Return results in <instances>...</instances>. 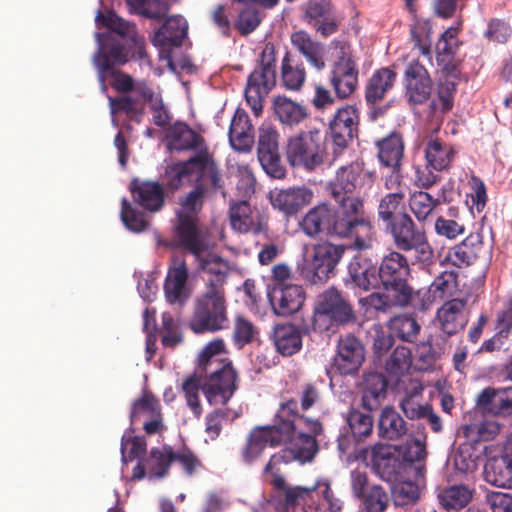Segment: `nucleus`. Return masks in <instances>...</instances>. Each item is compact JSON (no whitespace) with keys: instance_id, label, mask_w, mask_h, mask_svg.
<instances>
[{"instance_id":"11","label":"nucleus","mask_w":512,"mask_h":512,"mask_svg":"<svg viewBox=\"0 0 512 512\" xmlns=\"http://www.w3.org/2000/svg\"><path fill=\"white\" fill-rule=\"evenodd\" d=\"M194 171L197 172V176L209 177L213 191L222 187L221 173L217 164L207 149H200L188 160L177 162L166 169L165 188L171 192L179 190Z\"/></svg>"},{"instance_id":"14","label":"nucleus","mask_w":512,"mask_h":512,"mask_svg":"<svg viewBox=\"0 0 512 512\" xmlns=\"http://www.w3.org/2000/svg\"><path fill=\"white\" fill-rule=\"evenodd\" d=\"M331 46L341 50V56L333 62L329 72V83L339 99H346L354 93L358 85L359 70L356 61L349 52V45L334 39Z\"/></svg>"},{"instance_id":"56","label":"nucleus","mask_w":512,"mask_h":512,"mask_svg":"<svg viewBox=\"0 0 512 512\" xmlns=\"http://www.w3.org/2000/svg\"><path fill=\"white\" fill-rule=\"evenodd\" d=\"M409 207L419 222H424L437 207L434 198L425 191H415L410 195Z\"/></svg>"},{"instance_id":"61","label":"nucleus","mask_w":512,"mask_h":512,"mask_svg":"<svg viewBox=\"0 0 512 512\" xmlns=\"http://www.w3.org/2000/svg\"><path fill=\"white\" fill-rule=\"evenodd\" d=\"M202 390L200 377L196 371L190 375L182 384V391L185 395L186 403L191 408L195 416H200L202 408L199 401V390Z\"/></svg>"},{"instance_id":"51","label":"nucleus","mask_w":512,"mask_h":512,"mask_svg":"<svg viewBox=\"0 0 512 512\" xmlns=\"http://www.w3.org/2000/svg\"><path fill=\"white\" fill-rule=\"evenodd\" d=\"M423 488L418 482H392L391 497L396 506L412 505L420 499Z\"/></svg>"},{"instance_id":"60","label":"nucleus","mask_w":512,"mask_h":512,"mask_svg":"<svg viewBox=\"0 0 512 512\" xmlns=\"http://www.w3.org/2000/svg\"><path fill=\"white\" fill-rule=\"evenodd\" d=\"M458 29L450 27L443 32L436 45L437 61H445V58L455 57L459 47Z\"/></svg>"},{"instance_id":"25","label":"nucleus","mask_w":512,"mask_h":512,"mask_svg":"<svg viewBox=\"0 0 512 512\" xmlns=\"http://www.w3.org/2000/svg\"><path fill=\"white\" fill-rule=\"evenodd\" d=\"M133 201L149 212L160 211L165 204V190L157 181H145L133 178L129 184Z\"/></svg>"},{"instance_id":"34","label":"nucleus","mask_w":512,"mask_h":512,"mask_svg":"<svg viewBox=\"0 0 512 512\" xmlns=\"http://www.w3.org/2000/svg\"><path fill=\"white\" fill-rule=\"evenodd\" d=\"M286 443L269 425L256 427L247 437L242 457L246 462L257 459L267 446L277 447Z\"/></svg>"},{"instance_id":"18","label":"nucleus","mask_w":512,"mask_h":512,"mask_svg":"<svg viewBox=\"0 0 512 512\" xmlns=\"http://www.w3.org/2000/svg\"><path fill=\"white\" fill-rule=\"evenodd\" d=\"M99 38V48L93 56V63L98 72V80L101 84L102 90H107L106 80L110 70L115 69V66H121L128 62V52L125 46L110 34L104 36V41Z\"/></svg>"},{"instance_id":"26","label":"nucleus","mask_w":512,"mask_h":512,"mask_svg":"<svg viewBox=\"0 0 512 512\" xmlns=\"http://www.w3.org/2000/svg\"><path fill=\"white\" fill-rule=\"evenodd\" d=\"M188 277L185 260H180L177 264L169 267L164 282V294L169 304L183 306L187 302L190 297Z\"/></svg>"},{"instance_id":"19","label":"nucleus","mask_w":512,"mask_h":512,"mask_svg":"<svg viewBox=\"0 0 512 512\" xmlns=\"http://www.w3.org/2000/svg\"><path fill=\"white\" fill-rule=\"evenodd\" d=\"M365 361V347L354 335L340 336L336 353L333 357L332 368L341 375L356 374Z\"/></svg>"},{"instance_id":"39","label":"nucleus","mask_w":512,"mask_h":512,"mask_svg":"<svg viewBox=\"0 0 512 512\" xmlns=\"http://www.w3.org/2000/svg\"><path fill=\"white\" fill-rule=\"evenodd\" d=\"M387 386V379L382 373L373 371L365 373L361 407L368 411L378 410L381 401L386 397Z\"/></svg>"},{"instance_id":"40","label":"nucleus","mask_w":512,"mask_h":512,"mask_svg":"<svg viewBox=\"0 0 512 512\" xmlns=\"http://www.w3.org/2000/svg\"><path fill=\"white\" fill-rule=\"evenodd\" d=\"M378 158L382 165L398 171L404 155V141L402 134L392 131L386 137L376 141Z\"/></svg>"},{"instance_id":"54","label":"nucleus","mask_w":512,"mask_h":512,"mask_svg":"<svg viewBox=\"0 0 512 512\" xmlns=\"http://www.w3.org/2000/svg\"><path fill=\"white\" fill-rule=\"evenodd\" d=\"M412 356L409 348L397 346L385 361V370L390 376H402L409 371Z\"/></svg>"},{"instance_id":"15","label":"nucleus","mask_w":512,"mask_h":512,"mask_svg":"<svg viewBox=\"0 0 512 512\" xmlns=\"http://www.w3.org/2000/svg\"><path fill=\"white\" fill-rule=\"evenodd\" d=\"M302 425L314 434H321L323 431L321 422L301 415L297 400L290 398L280 404L273 424L269 426L287 442L290 440V434L302 429Z\"/></svg>"},{"instance_id":"24","label":"nucleus","mask_w":512,"mask_h":512,"mask_svg":"<svg viewBox=\"0 0 512 512\" xmlns=\"http://www.w3.org/2000/svg\"><path fill=\"white\" fill-rule=\"evenodd\" d=\"M312 198V190L305 186L275 189L270 193V202L273 208L283 213L287 218L295 216L312 201Z\"/></svg>"},{"instance_id":"63","label":"nucleus","mask_w":512,"mask_h":512,"mask_svg":"<svg viewBox=\"0 0 512 512\" xmlns=\"http://www.w3.org/2000/svg\"><path fill=\"white\" fill-rule=\"evenodd\" d=\"M485 480H512V457L505 455L499 459H493L485 465Z\"/></svg>"},{"instance_id":"59","label":"nucleus","mask_w":512,"mask_h":512,"mask_svg":"<svg viewBox=\"0 0 512 512\" xmlns=\"http://www.w3.org/2000/svg\"><path fill=\"white\" fill-rule=\"evenodd\" d=\"M290 455L286 452H279L272 455L264 468V475L271 477V480H285L290 470Z\"/></svg>"},{"instance_id":"46","label":"nucleus","mask_w":512,"mask_h":512,"mask_svg":"<svg viewBox=\"0 0 512 512\" xmlns=\"http://www.w3.org/2000/svg\"><path fill=\"white\" fill-rule=\"evenodd\" d=\"M298 431L290 434V440L283 445L289 446L290 454L293 455L294 459L302 463L310 462L319 451L316 440L318 434L311 433L309 430L308 433L302 432L301 429H298Z\"/></svg>"},{"instance_id":"35","label":"nucleus","mask_w":512,"mask_h":512,"mask_svg":"<svg viewBox=\"0 0 512 512\" xmlns=\"http://www.w3.org/2000/svg\"><path fill=\"white\" fill-rule=\"evenodd\" d=\"M229 216L232 228L240 233L260 234L267 230V223L261 220L258 213H253L247 201L231 204Z\"/></svg>"},{"instance_id":"29","label":"nucleus","mask_w":512,"mask_h":512,"mask_svg":"<svg viewBox=\"0 0 512 512\" xmlns=\"http://www.w3.org/2000/svg\"><path fill=\"white\" fill-rule=\"evenodd\" d=\"M348 273L354 286L363 291L380 287L378 267L365 255L356 254L348 265Z\"/></svg>"},{"instance_id":"30","label":"nucleus","mask_w":512,"mask_h":512,"mask_svg":"<svg viewBox=\"0 0 512 512\" xmlns=\"http://www.w3.org/2000/svg\"><path fill=\"white\" fill-rule=\"evenodd\" d=\"M466 300L454 298L446 301L437 311L441 330L447 336H453L463 330L468 323L465 313Z\"/></svg>"},{"instance_id":"20","label":"nucleus","mask_w":512,"mask_h":512,"mask_svg":"<svg viewBox=\"0 0 512 512\" xmlns=\"http://www.w3.org/2000/svg\"><path fill=\"white\" fill-rule=\"evenodd\" d=\"M278 138V132L271 126L260 127L257 154L264 171L273 178L281 179L286 169L281 163Z\"/></svg>"},{"instance_id":"28","label":"nucleus","mask_w":512,"mask_h":512,"mask_svg":"<svg viewBox=\"0 0 512 512\" xmlns=\"http://www.w3.org/2000/svg\"><path fill=\"white\" fill-rule=\"evenodd\" d=\"M483 248L482 232H472L462 242L449 249L445 260L455 267L469 266L479 258Z\"/></svg>"},{"instance_id":"43","label":"nucleus","mask_w":512,"mask_h":512,"mask_svg":"<svg viewBox=\"0 0 512 512\" xmlns=\"http://www.w3.org/2000/svg\"><path fill=\"white\" fill-rule=\"evenodd\" d=\"M456 154L454 147L440 138L429 139L425 147L426 162L438 172L449 170Z\"/></svg>"},{"instance_id":"4","label":"nucleus","mask_w":512,"mask_h":512,"mask_svg":"<svg viewBox=\"0 0 512 512\" xmlns=\"http://www.w3.org/2000/svg\"><path fill=\"white\" fill-rule=\"evenodd\" d=\"M411 270L407 257L398 251L385 255L378 267L380 286L388 292H396V302L400 308L408 306L424 311L428 308L427 293L414 290L409 284Z\"/></svg>"},{"instance_id":"12","label":"nucleus","mask_w":512,"mask_h":512,"mask_svg":"<svg viewBox=\"0 0 512 512\" xmlns=\"http://www.w3.org/2000/svg\"><path fill=\"white\" fill-rule=\"evenodd\" d=\"M346 247L324 242L313 247L312 254L304 259L300 274L312 285L324 284L334 273Z\"/></svg>"},{"instance_id":"1","label":"nucleus","mask_w":512,"mask_h":512,"mask_svg":"<svg viewBox=\"0 0 512 512\" xmlns=\"http://www.w3.org/2000/svg\"><path fill=\"white\" fill-rule=\"evenodd\" d=\"M368 453L369 465L381 480H420L425 477V436L401 445L378 442L361 451L364 458Z\"/></svg>"},{"instance_id":"53","label":"nucleus","mask_w":512,"mask_h":512,"mask_svg":"<svg viewBox=\"0 0 512 512\" xmlns=\"http://www.w3.org/2000/svg\"><path fill=\"white\" fill-rule=\"evenodd\" d=\"M389 329L393 335L405 342H414L420 332V325L411 316L398 315L389 322Z\"/></svg>"},{"instance_id":"64","label":"nucleus","mask_w":512,"mask_h":512,"mask_svg":"<svg viewBox=\"0 0 512 512\" xmlns=\"http://www.w3.org/2000/svg\"><path fill=\"white\" fill-rule=\"evenodd\" d=\"M414 45L423 55L431 53V26L428 21L417 20L410 29Z\"/></svg>"},{"instance_id":"33","label":"nucleus","mask_w":512,"mask_h":512,"mask_svg":"<svg viewBox=\"0 0 512 512\" xmlns=\"http://www.w3.org/2000/svg\"><path fill=\"white\" fill-rule=\"evenodd\" d=\"M189 25L181 15L168 17L154 33L152 43L161 48L180 47L188 35Z\"/></svg>"},{"instance_id":"23","label":"nucleus","mask_w":512,"mask_h":512,"mask_svg":"<svg viewBox=\"0 0 512 512\" xmlns=\"http://www.w3.org/2000/svg\"><path fill=\"white\" fill-rule=\"evenodd\" d=\"M268 297L274 313L287 317L301 309L305 300V292L300 285L274 284Z\"/></svg>"},{"instance_id":"22","label":"nucleus","mask_w":512,"mask_h":512,"mask_svg":"<svg viewBox=\"0 0 512 512\" xmlns=\"http://www.w3.org/2000/svg\"><path fill=\"white\" fill-rule=\"evenodd\" d=\"M400 176H390L385 181V187L391 192L383 195L378 202L377 217L384 225V228L399 219V215L409 214L406 211L405 191L400 186Z\"/></svg>"},{"instance_id":"3","label":"nucleus","mask_w":512,"mask_h":512,"mask_svg":"<svg viewBox=\"0 0 512 512\" xmlns=\"http://www.w3.org/2000/svg\"><path fill=\"white\" fill-rule=\"evenodd\" d=\"M204 289L195 298L189 327L194 333L217 332L228 327V302L225 285L226 264L204 269Z\"/></svg>"},{"instance_id":"5","label":"nucleus","mask_w":512,"mask_h":512,"mask_svg":"<svg viewBox=\"0 0 512 512\" xmlns=\"http://www.w3.org/2000/svg\"><path fill=\"white\" fill-rule=\"evenodd\" d=\"M332 208L330 236L354 238L353 246L357 250L372 247L373 226L366 216L362 199H348Z\"/></svg>"},{"instance_id":"55","label":"nucleus","mask_w":512,"mask_h":512,"mask_svg":"<svg viewBox=\"0 0 512 512\" xmlns=\"http://www.w3.org/2000/svg\"><path fill=\"white\" fill-rule=\"evenodd\" d=\"M457 85V81L440 78L437 83L436 99L431 102V107L435 109L439 103L443 113L450 111L454 106Z\"/></svg>"},{"instance_id":"6","label":"nucleus","mask_w":512,"mask_h":512,"mask_svg":"<svg viewBox=\"0 0 512 512\" xmlns=\"http://www.w3.org/2000/svg\"><path fill=\"white\" fill-rule=\"evenodd\" d=\"M173 237L176 247L185 249L196 258L200 270L225 264L220 256L210 252L208 231L201 225L199 217L175 215Z\"/></svg>"},{"instance_id":"42","label":"nucleus","mask_w":512,"mask_h":512,"mask_svg":"<svg viewBox=\"0 0 512 512\" xmlns=\"http://www.w3.org/2000/svg\"><path fill=\"white\" fill-rule=\"evenodd\" d=\"M353 490L363 502L366 512H385L390 497L382 486L371 482H353Z\"/></svg>"},{"instance_id":"27","label":"nucleus","mask_w":512,"mask_h":512,"mask_svg":"<svg viewBox=\"0 0 512 512\" xmlns=\"http://www.w3.org/2000/svg\"><path fill=\"white\" fill-rule=\"evenodd\" d=\"M360 168L357 164L341 166L329 183L330 195L336 203L348 202V199H361L354 195Z\"/></svg>"},{"instance_id":"41","label":"nucleus","mask_w":512,"mask_h":512,"mask_svg":"<svg viewBox=\"0 0 512 512\" xmlns=\"http://www.w3.org/2000/svg\"><path fill=\"white\" fill-rule=\"evenodd\" d=\"M169 149L176 151L196 150L203 146L204 139L184 122H176L166 132Z\"/></svg>"},{"instance_id":"8","label":"nucleus","mask_w":512,"mask_h":512,"mask_svg":"<svg viewBox=\"0 0 512 512\" xmlns=\"http://www.w3.org/2000/svg\"><path fill=\"white\" fill-rule=\"evenodd\" d=\"M256 68L247 79L244 95L255 116L263 111V103L276 85V48L267 42L258 58Z\"/></svg>"},{"instance_id":"38","label":"nucleus","mask_w":512,"mask_h":512,"mask_svg":"<svg viewBox=\"0 0 512 512\" xmlns=\"http://www.w3.org/2000/svg\"><path fill=\"white\" fill-rule=\"evenodd\" d=\"M397 73L389 67L376 70L368 79L365 86V101L367 104H378L393 89Z\"/></svg>"},{"instance_id":"36","label":"nucleus","mask_w":512,"mask_h":512,"mask_svg":"<svg viewBox=\"0 0 512 512\" xmlns=\"http://www.w3.org/2000/svg\"><path fill=\"white\" fill-rule=\"evenodd\" d=\"M211 188L208 176H197L193 188L178 199L179 208L175 215L184 214L199 217Z\"/></svg>"},{"instance_id":"9","label":"nucleus","mask_w":512,"mask_h":512,"mask_svg":"<svg viewBox=\"0 0 512 512\" xmlns=\"http://www.w3.org/2000/svg\"><path fill=\"white\" fill-rule=\"evenodd\" d=\"M398 252H414L415 262L430 265L434 250L428 241L425 228L417 224L410 214L399 215V219L385 227Z\"/></svg>"},{"instance_id":"44","label":"nucleus","mask_w":512,"mask_h":512,"mask_svg":"<svg viewBox=\"0 0 512 512\" xmlns=\"http://www.w3.org/2000/svg\"><path fill=\"white\" fill-rule=\"evenodd\" d=\"M332 207L326 203L310 209L300 222L301 229L309 237H317L321 233L330 235Z\"/></svg>"},{"instance_id":"31","label":"nucleus","mask_w":512,"mask_h":512,"mask_svg":"<svg viewBox=\"0 0 512 512\" xmlns=\"http://www.w3.org/2000/svg\"><path fill=\"white\" fill-rule=\"evenodd\" d=\"M478 407L484 412L495 416L512 415V386L505 388H485L478 395Z\"/></svg>"},{"instance_id":"48","label":"nucleus","mask_w":512,"mask_h":512,"mask_svg":"<svg viewBox=\"0 0 512 512\" xmlns=\"http://www.w3.org/2000/svg\"><path fill=\"white\" fill-rule=\"evenodd\" d=\"M274 112L282 124L290 127L300 124L309 116L306 106L285 96L275 98Z\"/></svg>"},{"instance_id":"49","label":"nucleus","mask_w":512,"mask_h":512,"mask_svg":"<svg viewBox=\"0 0 512 512\" xmlns=\"http://www.w3.org/2000/svg\"><path fill=\"white\" fill-rule=\"evenodd\" d=\"M474 489L463 483H456L440 491L438 498L441 506L447 510L459 511L472 500Z\"/></svg>"},{"instance_id":"37","label":"nucleus","mask_w":512,"mask_h":512,"mask_svg":"<svg viewBox=\"0 0 512 512\" xmlns=\"http://www.w3.org/2000/svg\"><path fill=\"white\" fill-rule=\"evenodd\" d=\"M376 428L378 437L386 441H397L409 431L405 419L392 406H386L381 410Z\"/></svg>"},{"instance_id":"57","label":"nucleus","mask_w":512,"mask_h":512,"mask_svg":"<svg viewBox=\"0 0 512 512\" xmlns=\"http://www.w3.org/2000/svg\"><path fill=\"white\" fill-rule=\"evenodd\" d=\"M121 220L130 231L139 233L148 227V222L142 212L132 207L130 202L123 198L121 201Z\"/></svg>"},{"instance_id":"17","label":"nucleus","mask_w":512,"mask_h":512,"mask_svg":"<svg viewBox=\"0 0 512 512\" xmlns=\"http://www.w3.org/2000/svg\"><path fill=\"white\" fill-rule=\"evenodd\" d=\"M359 111L353 105H344L337 109L329 122V131L337 157L358 135Z\"/></svg>"},{"instance_id":"7","label":"nucleus","mask_w":512,"mask_h":512,"mask_svg":"<svg viewBox=\"0 0 512 512\" xmlns=\"http://www.w3.org/2000/svg\"><path fill=\"white\" fill-rule=\"evenodd\" d=\"M328 157L327 138L319 129L301 131L287 141L286 158L294 168L314 172L328 161Z\"/></svg>"},{"instance_id":"45","label":"nucleus","mask_w":512,"mask_h":512,"mask_svg":"<svg viewBox=\"0 0 512 512\" xmlns=\"http://www.w3.org/2000/svg\"><path fill=\"white\" fill-rule=\"evenodd\" d=\"M273 343L282 356H292L302 347V337L299 329L293 324H279L274 327Z\"/></svg>"},{"instance_id":"10","label":"nucleus","mask_w":512,"mask_h":512,"mask_svg":"<svg viewBox=\"0 0 512 512\" xmlns=\"http://www.w3.org/2000/svg\"><path fill=\"white\" fill-rule=\"evenodd\" d=\"M352 305L334 287L324 291L314 308L312 329L315 332H335L339 326L355 321Z\"/></svg>"},{"instance_id":"52","label":"nucleus","mask_w":512,"mask_h":512,"mask_svg":"<svg viewBox=\"0 0 512 512\" xmlns=\"http://www.w3.org/2000/svg\"><path fill=\"white\" fill-rule=\"evenodd\" d=\"M110 112L112 115L125 113L130 120L139 122L144 115V105L129 95L109 97Z\"/></svg>"},{"instance_id":"50","label":"nucleus","mask_w":512,"mask_h":512,"mask_svg":"<svg viewBox=\"0 0 512 512\" xmlns=\"http://www.w3.org/2000/svg\"><path fill=\"white\" fill-rule=\"evenodd\" d=\"M373 411H362L358 408H350L347 413V423L351 434L356 442L365 441L373 433L374 419Z\"/></svg>"},{"instance_id":"62","label":"nucleus","mask_w":512,"mask_h":512,"mask_svg":"<svg viewBox=\"0 0 512 512\" xmlns=\"http://www.w3.org/2000/svg\"><path fill=\"white\" fill-rule=\"evenodd\" d=\"M160 410L158 399L151 392L144 391L142 396L133 402L130 413L131 422H134L143 413L149 416H159Z\"/></svg>"},{"instance_id":"58","label":"nucleus","mask_w":512,"mask_h":512,"mask_svg":"<svg viewBox=\"0 0 512 512\" xmlns=\"http://www.w3.org/2000/svg\"><path fill=\"white\" fill-rule=\"evenodd\" d=\"M147 443L143 437L123 436L121 439V455L124 464L141 459L146 453Z\"/></svg>"},{"instance_id":"32","label":"nucleus","mask_w":512,"mask_h":512,"mask_svg":"<svg viewBox=\"0 0 512 512\" xmlns=\"http://www.w3.org/2000/svg\"><path fill=\"white\" fill-rule=\"evenodd\" d=\"M291 44L317 71H322L326 67L325 46L316 41L305 30L295 31L290 36Z\"/></svg>"},{"instance_id":"2","label":"nucleus","mask_w":512,"mask_h":512,"mask_svg":"<svg viewBox=\"0 0 512 512\" xmlns=\"http://www.w3.org/2000/svg\"><path fill=\"white\" fill-rule=\"evenodd\" d=\"M196 375L211 405H226L239 387V375L225 356V343L217 338L205 345L198 358Z\"/></svg>"},{"instance_id":"47","label":"nucleus","mask_w":512,"mask_h":512,"mask_svg":"<svg viewBox=\"0 0 512 512\" xmlns=\"http://www.w3.org/2000/svg\"><path fill=\"white\" fill-rule=\"evenodd\" d=\"M306 81L303 63L291 52H286L281 61V83L287 90L299 91Z\"/></svg>"},{"instance_id":"13","label":"nucleus","mask_w":512,"mask_h":512,"mask_svg":"<svg viewBox=\"0 0 512 512\" xmlns=\"http://www.w3.org/2000/svg\"><path fill=\"white\" fill-rule=\"evenodd\" d=\"M346 247L324 242L313 247L312 254L304 259L300 274L312 285L324 284L334 273Z\"/></svg>"},{"instance_id":"21","label":"nucleus","mask_w":512,"mask_h":512,"mask_svg":"<svg viewBox=\"0 0 512 512\" xmlns=\"http://www.w3.org/2000/svg\"><path fill=\"white\" fill-rule=\"evenodd\" d=\"M174 460L175 451L170 445H163L161 448L153 447L146 456L139 459L130 480H141L145 476L167 477Z\"/></svg>"},{"instance_id":"16","label":"nucleus","mask_w":512,"mask_h":512,"mask_svg":"<svg viewBox=\"0 0 512 512\" xmlns=\"http://www.w3.org/2000/svg\"><path fill=\"white\" fill-rule=\"evenodd\" d=\"M404 98L408 106L416 107L426 103L432 94L433 81L427 68L413 60L403 74Z\"/></svg>"}]
</instances>
